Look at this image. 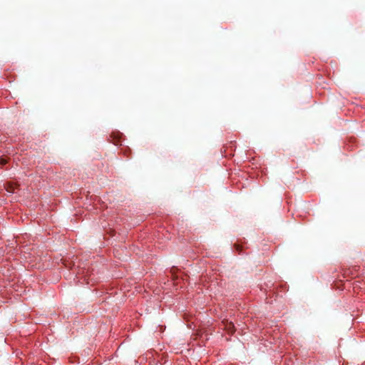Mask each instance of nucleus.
<instances>
[{
    "instance_id": "obj_4",
    "label": "nucleus",
    "mask_w": 365,
    "mask_h": 365,
    "mask_svg": "<svg viewBox=\"0 0 365 365\" xmlns=\"http://www.w3.org/2000/svg\"><path fill=\"white\" fill-rule=\"evenodd\" d=\"M9 192H14V187H13L12 185H11L10 187L8 188Z\"/></svg>"
},
{
    "instance_id": "obj_3",
    "label": "nucleus",
    "mask_w": 365,
    "mask_h": 365,
    "mask_svg": "<svg viewBox=\"0 0 365 365\" xmlns=\"http://www.w3.org/2000/svg\"><path fill=\"white\" fill-rule=\"evenodd\" d=\"M235 247L236 250H237L239 252H241L242 249H241V246L240 245H235Z\"/></svg>"
},
{
    "instance_id": "obj_2",
    "label": "nucleus",
    "mask_w": 365,
    "mask_h": 365,
    "mask_svg": "<svg viewBox=\"0 0 365 365\" xmlns=\"http://www.w3.org/2000/svg\"><path fill=\"white\" fill-rule=\"evenodd\" d=\"M7 163V160L6 159H5L3 157H1L0 158V165H4Z\"/></svg>"
},
{
    "instance_id": "obj_1",
    "label": "nucleus",
    "mask_w": 365,
    "mask_h": 365,
    "mask_svg": "<svg viewBox=\"0 0 365 365\" xmlns=\"http://www.w3.org/2000/svg\"><path fill=\"white\" fill-rule=\"evenodd\" d=\"M225 329L227 330L228 333L232 334L235 331V327L232 322H223Z\"/></svg>"
}]
</instances>
